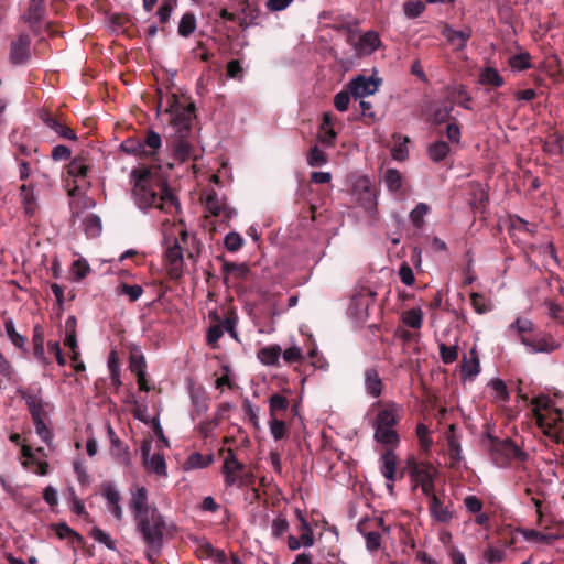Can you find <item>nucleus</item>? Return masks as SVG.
I'll use <instances>...</instances> for the list:
<instances>
[{"mask_svg":"<svg viewBox=\"0 0 564 564\" xmlns=\"http://www.w3.org/2000/svg\"><path fill=\"white\" fill-rule=\"evenodd\" d=\"M133 197L141 209H158L174 216L180 208L175 195L167 187L158 169L138 166L131 172Z\"/></svg>","mask_w":564,"mask_h":564,"instance_id":"obj_1","label":"nucleus"},{"mask_svg":"<svg viewBox=\"0 0 564 564\" xmlns=\"http://www.w3.org/2000/svg\"><path fill=\"white\" fill-rule=\"evenodd\" d=\"M371 411L373 438L384 446L397 447L400 437L394 427L402 419L403 406L394 401H379L372 405Z\"/></svg>","mask_w":564,"mask_h":564,"instance_id":"obj_2","label":"nucleus"},{"mask_svg":"<svg viewBox=\"0 0 564 564\" xmlns=\"http://www.w3.org/2000/svg\"><path fill=\"white\" fill-rule=\"evenodd\" d=\"M531 412L532 420L544 435L564 444V417L549 397L534 398L531 401Z\"/></svg>","mask_w":564,"mask_h":564,"instance_id":"obj_3","label":"nucleus"},{"mask_svg":"<svg viewBox=\"0 0 564 564\" xmlns=\"http://www.w3.org/2000/svg\"><path fill=\"white\" fill-rule=\"evenodd\" d=\"M158 113L163 112L166 116V121L170 126L183 133L189 130L193 105L182 101L174 93L163 95L162 90H158Z\"/></svg>","mask_w":564,"mask_h":564,"instance_id":"obj_4","label":"nucleus"},{"mask_svg":"<svg viewBox=\"0 0 564 564\" xmlns=\"http://www.w3.org/2000/svg\"><path fill=\"white\" fill-rule=\"evenodd\" d=\"M508 332L517 334L531 352H552L558 347L551 334L535 332L533 322L528 318L518 317L509 325Z\"/></svg>","mask_w":564,"mask_h":564,"instance_id":"obj_5","label":"nucleus"},{"mask_svg":"<svg viewBox=\"0 0 564 564\" xmlns=\"http://www.w3.org/2000/svg\"><path fill=\"white\" fill-rule=\"evenodd\" d=\"M138 529L148 545L160 546L163 540L165 522L158 509L135 519Z\"/></svg>","mask_w":564,"mask_h":564,"instance_id":"obj_6","label":"nucleus"},{"mask_svg":"<svg viewBox=\"0 0 564 564\" xmlns=\"http://www.w3.org/2000/svg\"><path fill=\"white\" fill-rule=\"evenodd\" d=\"M410 477L414 487H420L425 497L436 492L435 480L438 477V470L431 463H413L410 466Z\"/></svg>","mask_w":564,"mask_h":564,"instance_id":"obj_7","label":"nucleus"},{"mask_svg":"<svg viewBox=\"0 0 564 564\" xmlns=\"http://www.w3.org/2000/svg\"><path fill=\"white\" fill-rule=\"evenodd\" d=\"M220 453L225 454L221 473L224 475L226 486H245L247 484V477L243 475V464L237 459L231 448L221 449Z\"/></svg>","mask_w":564,"mask_h":564,"instance_id":"obj_8","label":"nucleus"},{"mask_svg":"<svg viewBox=\"0 0 564 564\" xmlns=\"http://www.w3.org/2000/svg\"><path fill=\"white\" fill-rule=\"evenodd\" d=\"M494 463L499 467H506L513 460H523L525 454L509 438L494 441L490 449Z\"/></svg>","mask_w":564,"mask_h":564,"instance_id":"obj_9","label":"nucleus"},{"mask_svg":"<svg viewBox=\"0 0 564 564\" xmlns=\"http://www.w3.org/2000/svg\"><path fill=\"white\" fill-rule=\"evenodd\" d=\"M352 192L366 212L371 215L377 212L376 187L367 176H360L354 182Z\"/></svg>","mask_w":564,"mask_h":564,"instance_id":"obj_10","label":"nucleus"},{"mask_svg":"<svg viewBox=\"0 0 564 564\" xmlns=\"http://www.w3.org/2000/svg\"><path fill=\"white\" fill-rule=\"evenodd\" d=\"M152 442L144 440L141 444L142 464L148 473H153L159 477H167V467L164 455L162 453H154L150 455Z\"/></svg>","mask_w":564,"mask_h":564,"instance_id":"obj_11","label":"nucleus"},{"mask_svg":"<svg viewBox=\"0 0 564 564\" xmlns=\"http://www.w3.org/2000/svg\"><path fill=\"white\" fill-rule=\"evenodd\" d=\"M431 518L440 523L448 524L455 516L451 503H446L436 492L426 497Z\"/></svg>","mask_w":564,"mask_h":564,"instance_id":"obj_12","label":"nucleus"},{"mask_svg":"<svg viewBox=\"0 0 564 564\" xmlns=\"http://www.w3.org/2000/svg\"><path fill=\"white\" fill-rule=\"evenodd\" d=\"M380 86V79L358 75L348 84V89L355 99L373 95Z\"/></svg>","mask_w":564,"mask_h":564,"instance_id":"obj_13","label":"nucleus"},{"mask_svg":"<svg viewBox=\"0 0 564 564\" xmlns=\"http://www.w3.org/2000/svg\"><path fill=\"white\" fill-rule=\"evenodd\" d=\"M31 37L26 34L19 35L10 44L9 61L13 65H22L31 56Z\"/></svg>","mask_w":564,"mask_h":564,"instance_id":"obj_14","label":"nucleus"},{"mask_svg":"<svg viewBox=\"0 0 564 564\" xmlns=\"http://www.w3.org/2000/svg\"><path fill=\"white\" fill-rule=\"evenodd\" d=\"M107 435L110 441V455L121 465L128 467L131 465V455L129 446L123 443L116 434L111 425H107Z\"/></svg>","mask_w":564,"mask_h":564,"instance_id":"obj_15","label":"nucleus"},{"mask_svg":"<svg viewBox=\"0 0 564 564\" xmlns=\"http://www.w3.org/2000/svg\"><path fill=\"white\" fill-rule=\"evenodd\" d=\"M130 509L133 512L134 519L147 516L155 507L149 505L148 490L143 486H134L131 488Z\"/></svg>","mask_w":564,"mask_h":564,"instance_id":"obj_16","label":"nucleus"},{"mask_svg":"<svg viewBox=\"0 0 564 564\" xmlns=\"http://www.w3.org/2000/svg\"><path fill=\"white\" fill-rule=\"evenodd\" d=\"M22 466L40 476H45L48 473L50 465L44 459H39L35 456L34 449L29 444H22Z\"/></svg>","mask_w":564,"mask_h":564,"instance_id":"obj_17","label":"nucleus"},{"mask_svg":"<svg viewBox=\"0 0 564 564\" xmlns=\"http://www.w3.org/2000/svg\"><path fill=\"white\" fill-rule=\"evenodd\" d=\"M19 198L25 218L32 219L40 209L34 186L31 184H22L19 188Z\"/></svg>","mask_w":564,"mask_h":564,"instance_id":"obj_18","label":"nucleus"},{"mask_svg":"<svg viewBox=\"0 0 564 564\" xmlns=\"http://www.w3.org/2000/svg\"><path fill=\"white\" fill-rule=\"evenodd\" d=\"M165 267L172 279H177L183 270V251L178 240L165 252Z\"/></svg>","mask_w":564,"mask_h":564,"instance_id":"obj_19","label":"nucleus"},{"mask_svg":"<svg viewBox=\"0 0 564 564\" xmlns=\"http://www.w3.org/2000/svg\"><path fill=\"white\" fill-rule=\"evenodd\" d=\"M205 206L212 216L219 217L221 220H229L235 215V210L224 199L219 198L214 191L206 196Z\"/></svg>","mask_w":564,"mask_h":564,"instance_id":"obj_20","label":"nucleus"},{"mask_svg":"<svg viewBox=\"0 0 564 564\" xmlns=\"http://www.w3.org/2000/svg\"><path fill=\"white\" fill-rule=\"evenodd\" d=\"M381 39L378 32L367 31L361 34L355 43V52L359 56L371 55L381 46Z\"/></svg>","mask_w":564,"mask_h":564,"instance_id":"obj_21","label":"nucleus"},{"mask_svg":"<svg viewBox=\"0 0 564 564\" xmlns=\"http://www.w3.org/2000/svg\"><path fill=\"white\" fill-rule=\"evenodd\" d=\"M336 121L337 119L330 112L323 115L317 139L325 147H333L335 144L337 132L334 127Z\"/></svg>","mask_w":564,"mask_h":564,"instance_id":"obj_22","label":"nucleus"},{"mask_svg":"<svg viewBox=\"0 0 564 564\" xmlns=\"http://www.w3.org/2000/svg\"><path fill=\"white\" fill-rule=\"evenodd\" d=\"M101 495L107 501V507L113 517L118 520L122 518V508L120 506L121 496L111 482H104L101 486Z\"/></svg>","mask_w":564,"mask_h":564,"instance_id":"obj_23","label":"nucleus"},{"mask_svg":"<svg viewBox=\"0 0 564 564\" xmlns=\"http://www.w3.org/2000/svg\"><path fill=\"white\" fill-rule=\"evenodd\" d=\"M480 372V361L476 347L469 350L468 356H464L460 364V376L464 381L474 380Z\"/></svg>","mask_w":564,"mask_h":564,"instance_id":"obj_24","label":"nucleus"},{"mask_svg":"<svg viewBox=\"0 0 564 564\" xmlns=\"http://www.w3.org/2000/svg\"><path fill=\"white\" fill-rule=\"evenodd\" d=\"M473 31L470 28H465L464 30H454L449 25H445L442 30V35L446 39V41L455 45L458 50H463L467 46V42L471 37Z\"/></svg>","mask_w":564,"mask_h":564,"instance_id":"obj_25","label":"nucleus"},{"mask_svg":"<svg viewBox=\"0 0 564 564\" xmlns=\"http://www.w3.org/2000/svg\"><path fill=\"white\" fill-rule=\"evenodd\" d=\"M388 448L381 454L380 471L386 480H397V464L398 457L394 453L395 447L387 446Z\"/></svg>","mask_w":564,"mask_h":564,"instance_id":"obj_26","label":"nucleus"},{"mask_svg":"<svg viewBox=\"0 0 564 564\" xmlns=\"http://www.w3.org/2000/svg\"><path fill=\"white\" fill-rule=\"evenodd\" d=\"M21 395L28 405V409L32 416V421L45 419V406L47 404L43 402V400L39 397L37 393H34L32 391H23L21 392Z\"/></svg>","mask_w":564,"mask_h":564,"instance_id":"obj_27","label":"nucleus"},{"mask_svg":"<svg viewBox=\"0 0 564 564\" xmlns=\"http://www.w3.org/2000/svg\"><path fill=\"white\" fill-rule=\"evenodd\" d=\"M43 121L45 124L51 128L53 131H55L61 138L67 139V140H76V133L73 131L72 128H69L65 121L61 117H53L50 113H44L42 116Z\"/></svg>","mask_w":564,"mask_h":564,"instance_id":"obj_28","label":"nucleus"},{"mask_svg":"<svg viewBox=\"0 0 564 564\" xmlns=\"http://www.w3.org/2000/svg\"><path fill=\"white\" fill-rule=\"evenodd\" d=\"M281 352V347L273 344L259 349L257 358L262 365L273 367L279 365Z\"/></svg>","mask_w":564,"mask_h":564,"instance_id":"obj_29","label":"nucleus"},{"mask_svg":"<svg viewBox=\"0 0 564 564\" xmlns=\"http://www.w3.org/2000/svg\"><path fill=\"white\" fill-rule=\"evenodd\" d=\"M173 155L175 160L180 162H186L189 160H196L198 154L193 145L184 139H180L173 147Z\"/></svg>","mask_w":564,"mask_h":564,"instance_id":"obj_30","label":"nucleus"},{"mask_svg":"<svg viewBox=\"0 0 564 564\" xmlns=\"http://www.w3.org/2000/svg\"><path fill=\"white\" fill-rule=\"evenodd\" d=\"M487 387L491 391V399L495 403L503 404L509 401V391L503 380L499 378L491 379Z\"/></svg>","mask_w":564,"mask_h":564,"instance_id":"obj_31","label":"nucleus"},{"mask_svg":"<svg viewBox=\"0 0 564 564\" xmlns=\"http://www.w3.org/2000/svg\"><path fill=\"white\" fill-rule=\"evenodd\" d=\"M90 170L88 161L84 156L74 158L67 165L68 176L75 180H84Z\"/></svg>","mask_w":564,"mask_h":564,"instance_id":"obj_32","label":"nucleus"},{"mask_svg":"<svg viewBox=\"0 0 564 564\" xmlns=\"http://www.w3.org/2000/svg\"><path fill=\"white\" fill-rule=\"evenodd\" d=\"M478 83L482 86L499 88L505 85V79L495 67L487 66L480 72Z\"/></svg>","mask_w":564,"mask_h":564,"instance_id":"obj_33","label":"nucleus"},{"mask_svg":"<svg viewBox=\"0 0 564 564\" xmlns=\"http://www.w3.org/2000/svg\"><path fill=\"white\" fill-rule=\"evenodd\" d=\"M449 152V144L443 140L431 143L426 149L429 159L434 163L444 161L448 156Z\"/></svg>","mask_w":564,"mask_h":564,"instance_id":"obj_34","label":"nucleus"},{"mask_svg":"<svg viewBox=\"0 0 564 564\" xmlns=\"http://www.w3.org/2000/svg\"><path fill=\"white\" fill-rule=\"evenodd\" d=\"M52 529L61 540H67L72 545H79L83 543L82 535L69 528L66 523L53 524Z\"/></svg>","mask_w":564,"mask_h":564,"instance_id":"obj_35","label":"nucleus"},{"mask_svg":"<svg viewBox=\"0 0 564 564\" xmlns=\"http://www.w3.org/2000/svg\"><path fill=\"white\" fill-rule=\"evenodd\" d=\"M32 343H33V355L34 357L43 365H48L50 364V360L46 358L45 356V350H44V334L42 332V329L40 327H34V333H33V338H32Z\"/></svg>","mask_w":564,"mask_h":564,"instance_id":"obj_36","label":"nucleus"},{"mask_svg":"<svg viewBox=\"0 0 564 564\" xmlns=\"http://www.w3.org/2000/svg\"><path fill=\"white\" fill-rule=\"evenodd\" d=\"M365 386L369 394L378 398L382 392V381L375 369H368L365 373Z\"/></svg>","mask_w":564,"mask_h":564,"instance_id":"obj_37","label":"nucleus"},{"mask_svg":"<svg viewBox=\"0 0 564 564\" xmlns=\"http://www.w3.org/2000/svg\"><path fill=\"white\" fill-rule=\"evenodd\" d=\"M44 1L45 0H31L30 1V7L24 14V20L28 23H30L32 28L36 23H39L44 15V12H45Z\"/></svg>","mask_w":564,"mask_h":564,"instance_id":"obj_38","label":"nucleus"},{"mask_svg":"<svg viewBox=\"0 0 564 564\" xmlns=\"http://www.w3.org/2000/svg\"><path fill=\"white\" fill-rule=\"evenodd\" d=\"M358 531L366 539V547L369 552H377L381 546V535L375 531L367 530V522L362 521L358 524Z\"/></svg>","mask_w":564,"mask_h":564,"instance_id":"obj_39","label":"nucleus"},{"mask_svg":"<svg viewBox=\"0 0 564 564\" xmlns=\"http://www.w3.org/2000/svg\"><path fill=\"white\" fill-rule=\"evenodd\" d=\"M213 463V456L206 455L198 452L192 453L183 464L185 470H193L199 468H206Z\"/></svg>","mask_w":564,"mask_h":564,"instance_id":"obj_40","label":"nucleus"},{"mask_svg":"<svg viewBox=\"0 0 564 564\" xmlns=\"http://www.w3.org/2000/svg\"><path fill=\"white\" fill-rule=\"evenodd\" d=\"M402 323L414 329H420L423 325V311L420 307H412L401 315Z\"/></svg>","mask_w":564,"mask_h":564,"instance_id":"obj_41","label":"nucleus"},{"mask_svg":"<svg viewBox=\"0 0 564 564\" xmlns=\"http://www.w3.org/2000/svg\"><path fill=\"white\" fill-rule=\"evenodd\" d=\"M64 345L68 347L70 351L78 350L76 338V318L74 316H69L65 322Z\"/></svg>","mask_w":564,"mask_h":564,"instance_id":"obj_42","label":"nucleus"},{"mask_svg":"<svg viewBox=\"0 0 564 564\" xmlns=\"http://www.w3.org/2000/svg\"><path fill=\"white\" fill-rule=\"evenodd\" d=\"M510 231H512L513 235L524 234L532 237L535 234L536 228L521 217L516 216L510 220Z\"/></svg>","mask_w":564,"mask_h":564,"instance_id":"obj_43","label":"nucleus"},{"mask_svg":"<svg viewBox=\"0 0 564 564\" xmlns=\"http://www.w3.org/2000/svg\"><path fill=\"white\" fill-rule=\"evenodd\" d=\"M299 519L301 521L299 531H300V539L302 540V544L304 547H311L314 545V542H315L313 530L300 511H299Z\"/></svg>","mask_w":564,"mask_h":564,"instance_id":"obj_44","label":"nucleus"},{"mask_svg":"<svg viewBox=\"0 0 564 564\" xmlns=\"http://www.w3.org/2000/svg\"><path fill=\"white\" fill-rule=\"evenodd\" d=\"M393 138L397 143L391 149V155L397 161H404L409 155V151H408V147H406V144L409 142V138H406V137L403 138L400 134H394Z\"/></svg>","mask_w":564,"mask_h":564,"instance_id":"obj_45","label":"nucleus"},{"mask_svg":"<svg viewBox=\"0 0 564 564\" xmlns=\"http://www.w3.org/2000/svg\"><path fill=\"white\" fill-rule=\"evenodd\" d=\"M470 302L473 308L478 314H485L492 310L491 301L480 293L473 292L470 294Z\"/></svg>","mask_w":564,"mask_h":564,"instance_id":"obj_46","label":"nucleus"},{"mask_svg":"<svg viewBox=\"0 0 564 564\" xmlns=\"http://www.w3.org/2000/svg\"><path fill=\"white\" fill-rule=\"evenodd\" d=\"M4 329L12 345L19 349L24 348L26 338L20 335L14 327V323L11 318L4 321Z\"/></svg>","mask_w":564,"mask_h":564,"instance_id":"obj_47","label":"nucleus"},{"mask_svg":"<svg viewBox=\"0 0 564 564\" xmlns=\"http://www.w3.org/2000/svg\"><path fill=\"white\" fill-rule=\"evenodd\" d=\"M508 64L513 70L529 69L532 67L531 55L528 52L516 54L509 58Z\"/></svg>","mask_w":564,"mask_h":564,"instance_id":"obj_48","label":"nucleus"},{"mask_svg":"<svg viewBox=\"0 0 564 564\" xmlns=\"http://www.w3.org/2000/svg\"><path fill=\"white\" fill-rule=\"evenodd\" d=\"M289 400L281 394H273L269 401L270 416H278L289 408Z\"/></svg>","mask_w":564,"mask_h":564,"instance_id":"obj_49","label":"nucleus"},{"mask_svg":"<svg viewBox=\"0 0 564 564\" xmlns=\"http://www.w3.org/2000/svg\"><path fill=\"white\" fill-rule=\"evenodd\" d=\"M383 181L391 192H398L402 187V175L398 170L389 169L384 173Z\"/></svg>","mask_w":564,"mask_h":564,"instance_id":"obj_50","label":"nucleus"},{"mask_svg":"<svg viewBox=\"0 0 564 564\" xmlns=\"http://www.w3.org/2000/svg\"><path fill=\"white\" fill-rule=\"evenodd\" d=\"M328 161L327 154L325 151L319 149L317 145H314L310 149L307 153V164L310 166L316 167L326 164Z\"/></svg>","mask_w":564,"mask_h":564,"instance_id":"obj_51","label":"nucleus"},{"mask_svg":"<svg viewBox=\"0 0 564 564\" xmlns=\"http://www.w3.org/2000/svg\"><path fill=\"white\" fill-rule=\"evenodd\" d=\"M196 29V19L193 13H185L178 23V34L187 37Z\"/></svg>","mask_w":564,"mask_h":564,"instance_id":"obj_52","label":"nucleus"},{"mask_svg":"<svg viewBox=\"0 0 564 564\" xmlns=\"http://www.w3.org/2000/svg\"><path fill=\"white\" fill-rule=\"evenodd\" d=\"M270 433L275 441H280L284 438L288 434V427L284 421L280 420L278 416H270Z\"/></svg>","mask_w":564,"mask_h":564,"instance_id":"obj_53","label":"nucleus"},{"mask_svg":"<svg viewBox=\"0 0 564 564\" xmlns=\"http://www.w3.org/2000/svg\"><path fill=\"white\" fill-rule=\"evenodd\" d=\"M281 356L286 364H296L304 360V354L301 347L293 345L282 350Z\"/></svg>","mask_w":564,"mask_h":564,"instance_id":"obj_54","label":"nucleus"},{"mask_svg":"<svg viewBox=\"0 0 564 564\" xmlns=\"http://www.w3.org/2000/svg\"><path fill=\"white\" fill-rule=\"evenodd\" d=\"M440 357L446 365L453 364L458 358V347L456 345L447 346L444 343L438 345Z\"/></svg>","mask_w":564,"mask_h":564,"instance_id":"obj_55","label":"nucleus"},{"mask_svg":"<svg viewBox=\"0 0 564 564\" xmlns=\"http://www.w3.org/2000/svg\"><path fill=\"white\" fill-rule=\"evenodd\" d=\"M35 432L39 437L47 445L52 444L53 432L50 426L45 423V419H39L33 421Z\"/></svg>","mask_w":564,"mask_h":564,"instance_id":"obj_56","label":"nucleus"},{"mask_svg":"<svg viewBox=\"0 0 564 564\" xmlns=\"http://www.w3.org/2000/svg\"><path fill=\"white\" fill-rule=\"evenodd\" d=\"M117 293L119 295H126L129 297L131 302H134L142 295L143 289L141 285L138 284L130 285L127 283H122L118 286Z\"/></svg>","mask_w":564,"mask_h":564,"instance_id":"obj_57","label":"nucleus"},{"mask_svg":"<svg viewBox=\"0 0 564 564\" xmlns=\"http://www.w3.org/2000/svg\"><path fill=\"white\" fill-rule=\"evenodd\" d=\"M416 436H417L419 444H420L421 448L423 451L427 452L433 445V440L431 437V432L425 424H423V423L417 424Z\"/></svg>","mask_w":564,"mask_h":564,"instance_id":"obj_58","label":"nucleus"},{"mask_svg":"<svg viewBox=\"0 0 564 564\" xmlns=\"http://www.w3.org/2000/svg\"><path fill=\"white\" fill-rule=\"evenodd\" d=\"M90 272V267L84 259H78L73 262L70 268V274L73 275V279L76 281H80L85 279L88 273Z\"/></svg>","mask_w":564,"mask_h":564,"instance_id":"obj_59","label":"nucleus"},{"mask_svg":"<svg viewBox=\"0 0 564 564\" xmlns=\"http://www.w3.org/2000/svg\"><path fill=\"white\" fill-rule=\"evenodd\" d=\"M199 550L204 555L213 558L215 563L225 564L228 561L226 553L220 550H215L210 543H204Z\"/></svg>","mask_w":564,"mask_h":564,"instance_id":"obj_60","label":"nucleus"},{"mask_svg":"<svg viewBox=\"0 0 564 564\" xmlns=\"http://www.w3.org/2000/svg\"><path fill=\"white\" fill-rule=\"evenodd\" d=\"M176 7V0H164L156 14L159 18L160 23L165 24L170 21L171 14Z\"/></svg>","mask_w":564,"mask_h":564,"instance_id":"obj_61","label":"nucleus"},{"mask_svg":"<svg viewBox=\"0 0 564 564\" xmlns=\"http://www.w3.org/2000/svg\"><path fill=\"white\" fill-rule=\"evenodd\" d=\"M429 210L430 207L426 204H417L416 207L410 214V219L413 223V225L421 228L424 223V217L429 213Z\"/></svg>","mask_w":564,"mask_h":564,"instance_id":"obj_62","label":"nucleus"},{"mask_svg":"<svg viewBox=\"0 0 564 564\" xmlns=\"http://www.w3.org/2000/svg\"><path fill=\"white\" fill-rule=\"evenodd\" d=\"M90 536L110 550L116 547L115 541L110 538V535L98 527H94L91 529Z\"/></svg>","mask_w":564,"mask_h":564,"instance_id":"obj_63","label":"nucleus"},{"mask_svg":"<svg viewBox=\"0 0 564 564\" xmlns=\"http://www.w3.org/2000/svg\"><path fill=\"white\" fill-rule=\"evenodd\" d=\"M424 9L425 6L420 0L408 1L403 6L404 14L411 19L420 17L423 13Z\"/></svg>","mask_w":564,"mask_h":564,"instance_id":"obj_64","label":"nucleus"}]
</instances>
